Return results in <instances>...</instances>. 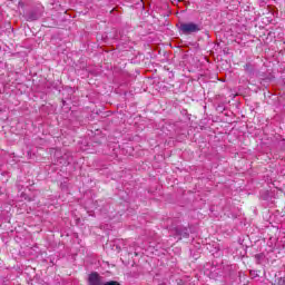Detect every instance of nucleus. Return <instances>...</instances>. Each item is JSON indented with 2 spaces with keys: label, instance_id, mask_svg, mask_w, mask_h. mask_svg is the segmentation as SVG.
I'll list each match as a JSON object with an SVG mask.
<instances>
[{
  "label": "nucleus",
  "instance_id": "nucleus-3",
  "mask_svg": "<svg viewBox=\"0 0 285 285\" xmlns=\"http://www.w3.org/2000/svg\"><path fill=\"white\" fill-rule=\"evenodd\" d=\"M102 285H120V284L117 283L116 281H110V282L104 283Z\"/></svg>",
  "mask_w": 285,
  "mask_h": 285
},
{
  "label": "nucleus",
  "instance_id": "nucleus-1",
  "mask_svg": "<svg viewBox=\"0 0 285 285\" xmlns=\"http://www.w3.org/2000/svg\"><path fill=\"white\" fill-rule=\"evenodd\" d=\"M180 30L185 35H191V32H199L200 28L197 23L188 22V23H181Z\"/></svg>",
  "mask_w": 285,
  "mask_h": 285
},
{
  "label": "nucleus",
  "instance_id": "nucleus-2",
  "mask_svg": "<svg viewBox=\"0 0 285 285\" xmlns=\"http://www.w3.org/2000/svg\"><path fill=\"white\" fill-rule=\"evenodd\" d=\"M89 284L90 285H104L101 282V277L97 273H92L89 275Z\"/></svg>",
  "mask_w": 285,
  "mask_h": 285
}]
</instances>
